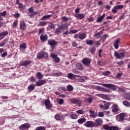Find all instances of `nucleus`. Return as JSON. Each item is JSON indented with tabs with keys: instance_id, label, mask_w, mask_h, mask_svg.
Masks as SVG:
<instances>
[{
	"instance_id": "nucleus-1",
	"label": "nucleus",
	"mask_w": 130,
	"mask_h": 130,
	"mask_svg": "<svg viewBox=\"0 0 130 130\" xmlns=\"http://www.w3.org/2000/svg\"><path fill=\"white\" fill-rule=\"evenodd\" d=\"M37 57L38 59H42L48 57V53L44 51L39 52L37 55Z\"/></svg>"
},
{
	"instance_id": "nucleus-2",
	"label": "nucleus",
	"mask_w": 130,
	"mask_h": 130,
	"mask_svg": "<svg viewBox=\"0 0 130 130\" xmlns=\"http://www.w3.org/2000/svg\"><path fill=\"white\" fill-rule=\"evenodd\" d=\"M102 85L106 88H110L113 91H115V90L117 89V86L112 84L104 83L102 84Z\"/></svg>"
},
{
	"instance_id": "nucleus-3",
	"label": "nucleus",
	"mask_w": 130,
	"mask_h": 130,
	"mask_svg": "<svg viewBox=\"0 0 130 130\" xmlns=\"http://www.w3.org/2000/svg\"><path fill=\"white\" fill-rule=\"evenodd\" d=\"M83 64L89 67L91 64V59L88 57L84 58L82 61Z\"/></svg>"
},
{
	"instance_id": "nucleus-4",
	"label": "nucleus",
	"mask_w": 130,
	"mask_h": 130,
	"mask_svg": "<svg viewBox=\"0 0 130 130\" xmlns=\"http://www.w3.org/2000/svg\"><path fill=\"white\" fill-rule=\"evenodd\" d=\"M122 9H123V5H116L113 7V9L112 10V12L113 14H116L118 10H121Z\"/></svg>"
},
{
	"instance_id": "nucleus-5",
	"label": "nucleus",
	"mask_w": 130,
	"mask_h": 130,
	"mask_svg": "<svg viewBox=\"0 0 130 130\" xmlns=\"http://www.w3.org/2000/svg\"><path fill=\"white\" fill-rule=\"evenodd\" d=\"M86 127H95V123L93 121H88L84 124Z\"/></svg>"
},
{
	"instance_id": "nucleus-6",
	"label": "nucleus",
	"mask_w": 130,
	"mask_h": 130,
	"mask_svg": "<svg viewBox=\"0 0 130 130\" xmlns=\"http://www.w3.org/2000/svg\"><path fill=\"white\" fill-rule=\"evenodd\" d=\"M47 82V80L46 79H43L38 80L36 82V86L39 87L40 86H42L43 85H44L45 83Z\"/></svg>"
},
{
	"instance_id": "nucleus-7",
	"label": "nucleus",
	"mask_w": 130,
	"mask_h": 130,
	"mask_svg": "<svg viewBox=\"0 0 130 130\" xmlns=\"http://www.w3.org/2000/svg\"><path fill=\"white\" fill-rule=\"evenodd\" d=\"M110 106V103L108 102L104 105H100V108H102L103 110H107V109H109V107Z\"/></svg>"
},
{
	"instance_id": "nucleus-8",
	"label": "nucleus",
	"mask_w": 130,
	"mask_h": 130,
	"mask_svg": "<svg viewBox=\"0 0 130 130\" xmlns=\"http://www.w3.org/2000/svg\"><path fill=\"white\" fill-rule=\"evenodd\" d=\"M48 43L52 48H54V46L57 44V42L54 40H49Z\"/></svg>"
},
{
	"instance_id": "nucleus-9",
	"label": "nucleus",
	"mask_w": 130,
	"mask_h": 130,
	"mask_svg": "<svg viewBox=\"0 0 130 130\" xmlns=\"http://www.w3.org/2000/svg\"><path fill=\"white\" fill-rule=\"evenodd\" d=\"M26 28H27V25H26V23L25 21L21 20L20 22V29L21 30H26Z\"/></svg>"
},
{
	"instance_id": "nucleus-10",
	"label": "nucleus",
	"mask_w": 130,
	"mask_h": 130,
	"mask_svg": "<svg viewBox=\"0 0 130 130\" xmlns=\"http://www.w3.org/2000/svg\"><path fill=\"white\" fill-rule=\"evenodd\" d=\"M103 121H102V119L99 118L95 120L94 123V127H96V126H99L101 125L102 123H103Z\"/></svg>"
},
{
	"instance_id": "nucleus-11",
	"label": "nucleus",
	"mask_w": 130,
	"mask_h": 130,
	"mask_svg": "<svg viewBox=\"0 0 130 130\" xmlns=\"http://www.w3.org/2000/svg\"><path fill=\"white\" fill-rule=\"evenodd\" d=\"M45 105L47 109H50L52 107V105L50 103L49 100L46 99L45 101Z\"/></svg>"
},
{
	"instance_id": "nucleus-12",
	"label": "nucleus",
	"mask_w": 130,
	"mask_h": 130,
	"mask_svg": "<svg viewBox=\"0 0 130 130\" xmlns=\"http://www.w3.org/2000/svg\"><path fill=\"white\" fill-rule=\"evenodd\" d=\"M118 111H119V108L118 107V105L114 104L112 106V112H113V113H115Z\"/></svg>"
},
{
	"instance_id": "nucleus-13",
	"label": "nucleus",
	"mask_w": 130,
	"mask_h": 130,
	"mask_svg": "<svg viewBox=\"0 0 130 130\" xmlns=\"http://www.w3.org/2000/svg\"><path fill=\"white\" fill-rule=\"evenodd\" d=\"M51 56L56 63H58V62H59L60 59L58 58V57H57V55H55L54 53H52L51 54Z\"/></svg>"
},
{
	"instance_id": "nucleus-14",
	"label": "nucleus",
	"mask_w": 130,
	"mask_h": 130,
	"mask_svg": "<svg viewBox=\"0 0 130 130\" xmlns=\"http://www.w3.org/2000/svg\"><path fill=\"white\" fill-rule=\"evenodd\" d=\"M30 63H32V61L25 60L20 63V66H21V67H27V66H29Z\"/></svg>"
},
{
	"instance_id": "nucleus-15",
	"label": "nucleus",
	"mask_w": 130,
	"mask_h": 130,
	"mask_svg": "<svg viewBox=\"0 0 130 130\" xmlns=\"http://www.w3.org/2000/svg\"><path fill=\"white\" fill-rule=\"evenodd\" d=\"M30 126H31V125H30V124L28 123H26L24 124H23L22 125H21L19 128L21 130H25V129H27V128H29V127H30Z\"/></svg>"
},
{
	"instance_id": "nucleus-16",
	"label": "nucleus",
	"mask_w": 130,
	"mask_h": 130,
	"mask_svg": "<svg viewBox=\"0 0 130 130\" xmlns=\"http://www.w3.org/2000/svg\"><path fill=\"white\" fill-rule=\"evenodd\" d=\"M114 55L116 58L118 59H121V57H124V54L123 53H118V52H115Z\"/></svg>"
},
{
	"instance_id": "nucleus-17",
	"label": "nucleus",
	"mask_w": 130,
	"mask_h": 130,
	"mask_svg": "<svg viewBox=\"0 0 130 130\" xmlns=\"http://www.w3.org/2000/svg\"><path fill=\"white\" fill-rule=\"evenodd\" d=\"M124 117H125V114L124 113H121L119 115V117L117 118L118 121H123L124 120Z\"/></svg>"
},
{
	"instance_id": "nucleus-18",
	"label": "nucleus",
	"mask_w": 130,
	"mask_h": 130,
	"mask_svg": "<svg viewBox=\"0 0 130 130\" xmlns=\"http://www.w3.org/2000/svg\"><path fill=\"white\" fill-rule=\"evenodd\" d=\"M75 17L79 20H83L85 18V14L82 13H77L75 15Z\"/></svg>"
},
{
	"instance_id": "nucleus-19",
	"label": "nucleus",
	"mask_w": 130,
	"mask_h": 130,
	"mask_svg": "<svg viewBox=\"0 0 130 130\" xmlns=\"http://www.w3.org/2000/svg\"><path fill=\"white\" fill-rule=\"evenodd\" d=\"M71 103H73V104H81L82 101L79 99H72L71 100Z\"/></svg>"
},
{
	"instance_id": "nucleus-20",
	"label": "nucleus",
	"mask_w": 130,
	"mask_h": 130,
	"mask_svg": "<svg viewBox=\"0 0 130 130\" xmlns=\"http://www.w3.org/2000/svg\"><path fill=\"white\" fill-rule=\"evenodd\" d=\"M27 90L29 92H32L34 90H35V84H30L27 87Z\"/></svg>"
},
{
	"instance_id": "nucleus-21",
	"label": "nucleus",
	"mask_w": 130,
	"mask_h": 130,
	"mask_svg": "<svg viewBox=\"0 0 130 130\" xmlns=\"http://www.w3.org/2000/svg\"><path fill=\"white\" fill-rule=\"evenodd\" d=\"M9 35V31H2L0 33V37H2L1 39H4L7 36V35Z\"/></svg>"
},
{
	"instance_id": "nucleus-22",
	"label": "nucleus",
	"mask_w": 130,
	"mask_h": 130,
	"mask_svg": "<svg viewBox=\"0 0 130 130\" xmlns=\"http://www.w3.org/2000/svg\"><path fill=\"white\" fill-rule=\"evenodd\" d=\"M40 39L43 42H45L48 39L47 35L42 34L40 36Z\"/></svg>"
},
{
	"instance_id": "nucleus-23",
	"label": "nucleus",
	"mask_w": 130,
	"mask_h": 130,
	"mask_svg": "<svg viewBox=\"0 0 130 130\" xmlns=\"http://www.w3.org/2000/svg\"><path fill=\"white\" fill-rule=\"evenodd\" d=\"M76 68L79 71H83L84 70V67H83V64L81 63H77L76 64Z\"/></svg>"
},
{
	"instance_id": "nucleus-24",
	"label": "nucleus",
	"mask_w": 130,
	"mask_h": 130,
	"mask_svg": "<svg viewBox=\"0 0 130 130\" xmlns=\"http://www.w3.org/2000/svg\"><path fill=\"white\" fill-rule=\"evenodd\" d=\"M105 18V14H104L102 16H99V17L96 19V22L98 23H101L103 21V19Z\"/></svg>"
},
{
	"instance_id": "nucleus-25",
	"label": "nucleus",
	"mask_w": 130,
	"mask_h": 130,
	"mask_svg": "<svg viewBox=\"0 0 130 130\" xmlns=\"http://www.w3.org/2000/svg\"><path fill=\"white\" fill-rule=\"evenodd\" d=\"M119 39H117L114 43V47L115 49H118V44H119Z\"/></svg>"
},
{
	"instance_id": "nucleus-26",
	"label": "nucleus",
	"mask_w": 130,
	"mask_h": 130,
	"mask_svg": "<svg viewBox=\"0 0 130 130\" xmlns=\"http://www.w3.org/2000/svg\"><path fill=\"white\" fill-rule=\"evenodd\" d=\"M53 15H46L43 16L41 19H40V20H47L48 19H49L50 18H51V16H53Z\"/></svg>"
},
{
	"instance_id": "nucleus-27",
	"label": "nucleus",
	"mask_w": 130,
	"mask_h": 130,
	"mask_svg": "<svg viewBox=\"0 0 130 130\" xmlns=\"http://www.w3.org/2000/svg\"><path fill=\"white\" fill-rule=\"evenodd\" d=\"M36 76L38 80H42L43 79V75L40 72L37 73Z\"/></svg>"
},
{
	"instance_id": "nucleus-28",
	"label": "nucleus",
	"mask_w": 130,
	"mask_h": 130,
	"mask_svg": "<svg viewBox=\"0 0 130 130\" xmlns=\"http://www.w3.org/2000/svg\"><path fill=\"white\" fill-rule=\"evenodd\" d=\"M93 99L94 98H93V96H90L89 98H86L85 100L87 103L90 104V103H92V101H93Z\"/></svg>"
},
{
	"instance_id": "nucleus-29",
	"label": "nucleus",
	"mask_w": 130,
	"mask_h": 130,
	"mask_svg": "<svg viewBox=\"0 0 130 130\" xmlns=\"http://www.w3.org/2000/svg\"><path fill=\"white\" fill-rule=\"evenodd\" d=\"M86 122V118H81L78 120V123L79 124H83V123Z\"/></svg>"
},
{
	"instance_id": "nucleus-30",
	"label": "nucleus",
	"mask_w": 130,
	"mask_h": 130,
	"mask_svg": "<svg viewBox=\"0 0 130 130\" xmlns=\"http://www.w3.org/2000/svg\"><path fill=\"white\" fill-rule=\"evenodd\" d=\"M89 51L91 52V54H94L95 51H96V47L92 46L89 49Z\"/></svg>"
},
{
	"instance_id": "nucleus-31",
	"label": "nucleus",
	"mask_w": 130,
	"mask_h": 130,
	"mask_svg": "<svg viewBox=\"0 0 130 130\" xmlns=\"http://www.w3.org/2000/svg\"><path fill=\"white\" fill-rule=\"evenodd\" d=\"M86 37H87V35H86V34L85 33H81L79 36V38L81 40H83V39H85Z\"/></svg>"
},
{
	"instance_id": "nucleus-32",
	"label": "nucleus",
	"mask_w": 130,
	"mask_h": 130,
	"mask_svg": "<svg viewBox=\"0 0 130 130\" xmlns=\"http://www.w3.org/2000/svg\"><path fill=\"white\" fill-rule=\"evenodd\" d=\"M58 27H58L59 28L62 30L63 29H64L66 28V24L60 23L58 24Z\"/></svg>"
},
{
	"instance_id": "nucleus-33",
	"label": "nucleus",
	"mask_w": 130,
	"mask_h": 130,
	"mask_svg": "<svg viewBox=\"0 0 130 130\" xmlns=\"http://www.w3.org/2000/svg\"><path fill=\"white\" fill-rule=\"evenodd\" d=\"M67 90L69 92H72V91H74V87L72 86L71 85H68L67 86Z\"/></svg>"
},
{
	"instance_id": "nucleus-34",
	"label": "nucleus",
	"mask_w": 130,
	"mask_h": 130,
	"mask_svg": "<svg viewBox=\"0 0 130 130\" xmlns=\"http://www.w3.org/2000/svg\"><path fill=\"white\" fill-rule=\"evenodd\" d=\"M123 105L126 107H130V102L127 101H123Z\"/></svg>"
},
{
	"instance_id": "nucleus-35",
	"label": "nucleus",
	"mask_w": 130,
	"mask_h": 130,
	"mask_svg": "<svg viewBox=\"0 0 130 130\" xmlns=\"http://www.w3.org/2000/svg\"><path fill=\"white\" fill-rule=\"evenodd\" d=\"M86 44H87V45H90V46H92V45H93V44H94V41L93 40H86Z\"/></svg>"
},
{
	"instance_id": "nucleus-36",
	"label": "nucleus",
	"mask_w": 130,
	"mask_h": 130,
	"mask_svg": "<svg viewBox=\"0 0 130 130\" xmlns=\"http://www.w3.org/2000/svg\"><path fill=\"white\" fill-rule=\"evenodd\" d=\"M26 46V43H23L20 45L19 47L20 48H21V49H26V48H27V47Z\"/></svg>"
},
{
	"instance_id": "nucleus-37",
	"label": "nucleus",
	"mask_w": 130,
	"mask_h": 130,
	"mask_svg": "<svg viewBox=\"0 0 130 130\" xmlns=\"http://www.w3.org/2000/svg\"><path fill=\"white\" fill-rule=\"evenodd\" d=\"M62 22H68L69 20H71V18H68L66 16H63L61 17Z\"/></svg>"
},
{
	"instance_id": "nucleus-38",
	"label": "nucleus",
	"mask_w": 130,
	"mask_h": 130,
	"mask_svg": "<svg viewBox=\"0 0 130 130\" xmlns=\"http://www.w3.org/2000/svg\"><path fill=\"white\" fill-rule=\"evenodd\" d=\"M68 77L69 79H73L75 77H79L78 75H74L72 73H69L68 75Z\"/></svg>"
},
{
	"instance_id": "nucleus-39",
	"label": "nucleus",
	"mask_w": 130,
	"mask_h": 130,
	"mask_svg": "<svg viewBox=\"0 0 130 130\" xmlns=\"http://www.w3.org/2000/svg\"><path fill=\"white\" fill-rule=\"evenodd\" d=\"M48 22H40L39 25L41 27H44V26H46L47 25Z\"/></svg>"
},
{
	"instance_id": "nucleus-40",
	"label": "nucleus",
	"mask_w": 130,
	"mask_h": 130,
	"mask_svg": "<svg viewBox=\"0 0 130 130\" xmlns=\"http://www.w3.org/2000/svg\"><path fill=\"white\" fill-rule=\"evenodd\" d=\"M98 95H99V96H100V97H101L103 99H108V96H107V95L106 94H99Z\"/></svg>"
},
{
	"instance_id": "nucleus-41",
	"label": "nucleus",
	"mask_w": 130,
	"mask_h": 130,
	"mask_svg": "<svg viewBox=\"0 0 130 130\" xmlns=\"http://www.w3.org/2000/svg\"><path fill=\"white\" fill-rule=\"evenodd\" d=\"M49 25H48L49 28L51 29H54L55 28V26L54 25V23H52V22H49Z\"/></svg>"
},
{
	"instance_id": "nucleus-42",
	"label": "nucleus",
	"mask_w": 130,
	"mask_h": 130,
	"mask_svg": "<svg viewBox=\"0 0 130 130\" xmlns=\"http://www.w3.org/2000/svg\"><path fill=\"white\" fill-rule=\"evenodd\" d=\"M44 30H45V28H43V27L40 28L39 29V35H40V34H42V33L44 32Z\"/></svg>"
},
{
	"instance_id": "nucleus-43",
	"label": "nucleus",
	"mask_w": 130,
	"mask_h": 130,
	"mask_svg": "<svg viewBox=\"0 0 130 130\" xmlns=\"http://www.w3.org/2000/svg\"><path fill=\"white\" fill-rule=\"evenodd\" d=\"M103 128L104 129H106V130H110V127L108 124H105L103 126Z\"/></svg>"
},
{
	"instance_id": "nucleus-44",
	"label": "nucleus",
	"mask_w": 130,
	"mask_h": 130,
	"mask_svg": "<svg viewBox=\"0 0 130 130\" xmlns=\"http://www.w3.org/2000/svg\"><path fill=\"white\" fill-rule=\"evenodd\" d=\"M95 37H96V38L99 39L101 38V32H97L94 35Z\"/></svg>"
},
{
	"instance_id": "nucleus-45",
	"label": "nucleus",
	"mask_w": 130,
	"mask_h": 130,
	"mask_svg": "<svg viewBox=\"0 0 130 130\" xmlns=\"http://www.w3.org/2000/svg\"><path fill=\"white\" fill-rule=\"evenodd\" d=\"M89 113L90 116H92V117H95V116H96V114H95V112L92 110L89 111Z\"/></svg>"
},
{
	"instance_id": "nucleus-46",
	"label": "nucleus",
	"mask_w": 130,
	"mask_h": 130,
	"mask_svg": "<svg viewBox=\"0 0 130 130\" xmlns=\"http://www.w3.org/2000/svg\"><path fill=\"white\" fill-rule=\"evenodd\" d=\"M60 33H61V31H60V28L58 27L55 31V34H56V35H59Z\"/></svg>"
},
{
	"instance_id": "nucleus-47",
	"label": "nucleus",
	"mask_w": 130,
	"mask_h": 130,
	"mask_svg": "<svg viewBox=\"0 0 130 130\" xmlns=\"http://www.w3.org/2000/svg\"><path fill=\"white\" fill-rule=\"evenodd\" d=\"M70 117L72 119H77L78 118V115L76 114H72Z\"/></svg>"
},
{
	"instance_id": "nucleus-48",
	"label": "nucleus",
	"mask_w": 130,
	"mask_h": 130,
	"mask_svg": "<svg viewBox=\"0 0 130 130\" xmlns=\"http://www.w3.org/2000/svg\"><path fill=\"white\" fill-rule=\"evenodd\" d=\"M46 128V127L44 126H39V127H37L36 130H45Z\"/></svg>"
},
{
	"instance_id": "nucleus-49",
	"label": "nucleus",
	"mask_w": 130,
	"mask_h": 130,
	"mask_svg": "<svg viewBox=\"0 0 130 130\" xmlns=\"http://www.w3.org/2000/svg\"><path fill=\"white\" fill-rule=\"evenodd\" d=\"M78 32V30L77 29H73V30H71L69 31V34H75Z\"/></svg>"
},
{
	"instance_id": "nucleus-50",
	"label": "nucleus",
	"mask_w": 130,
	"mask_h": 130,
	"mask_svg": "<svg viewBox=\"0 0 130 130\" xmlns=\"http://www.w3.org/2000/svg\"><path fill=\"white\" fill-rule=\"evenodd\" d=\"M18 26V20H15L13 24V27L16 28Z\"/></svg>"
},
{
	"instance_id": "nucleus-51",
	"label": "nucleus",
	"mask_w": 130,
	"mask_h": 130,
	"mask_svg": "<svg viewBox=\"0 0 130 130\" xmlns=\"http://www.w3.org/2000/svg\"><path fill=\"white\" fill-rule=\"evenodd\" d=\"M6 15H7V11H4L3 12L0 13V15L1 17H6Z\"/></svg>"
},
{
	"instance_id": "nucleus-52",
	"label": "nucleus",
	"mask_w": 130,
	"mask_h": 130,
	"mask_svg": "<svg viewBox=\"0 0 130 130\" xmlns=\"http://www.w3.org/2000/svg\"><path fill=\"white\" fill-rule=\"evenodd\" d=\"M55 118L57 120H60V119H61L60 115L59 114L55 115Z\"/></svg>"
},
{
	"instance_id": "nucleus-53",
	"label": "nucleus",
	"mask_w": 130,
	"mask_h": 130,
	"mask_svg": "<svg viewBox=\"0 0 130 130\" xmlns=\"http://www.w3.org/2000/svg\"><path fill=\"white\" fill-rule=\"evenodd\" d=\"M3 41L4 42L5 44H8L10 41V39H9L8 38H6L3 40Z\"/></svg>"
},
{
	"instance_id": "nucleus-54",
	"label": "nucleus",
	"mask_w": 130,
	"mask_h": 130,
	"mask_svg": "<svg viewBox=\"0 0 130 130\" xmlns=\"http://www.w3.org/2000/svg\"><path fill=\"white\" fill-rule=\"evenodd\" d=\"M122 72H120L119 73H117L116 75L117 79H119L120 78H121V76H122Z\"/></svg>"
},
{
	"instance_id": "nucleus-55",
	"label": "nucleus",
	"mask_w": 130,
	"mask_h": 130,
	"mask_svg": "<svg viewBox=\"0 0 130 130\" xmlns=\"http://www.w3.org/2000/svg\"><path fill=\"white\" fill-rule=\"evenodd\" d=\"M110 130H118V127L116 126H111Z\"/></svg>"
},
{
	"instance_id": "nucleus-56",
	"label": "nucleus",
	"mask_w": 130,
	"mask_h": 130,
	"mask_svg": "<svg viewBox=\"0 0 130 130\" xmlns=\"http://www.w3.org/2000/svg\"><path fill=\"white\" fill-rule=\"evenodd\" d=\"M76 113H78V114H84V111L82 110H78L76 111Z\"/></svg>"
},
{
	"instance_id": "nucleus-57",
	"label": "nucleus",
	"mask_w": 130,
	"mask_h": 130,
	"mask_svg": "<svg viewBox=\"0 0 130 130\" xmlns=\"http://www.w3.org/2000/svg\"><path fill=\"white\" fill-rule=\"evenodd\" d=\"M117 64L118 66H123L124 64V61L121 60L117 62Z\"/></svg>"
},
{
	"instance_id": "nucleus-58",
	"label": "nucleus",
	"mask_w": 130,
	"mask_h": 130,
	"mask_svg": "<svg viewBox=\"0 0 130 130\" xmlns=\"http://www.w3.org/2000/svg\"><path fill=\"white\" fill-rule=\"evenodd\" d=\"M7 55H8V52H4L1 55V57H2V58H5L6 56H7Z\"/></svg>"
},
{
	"instance_id": "nucleus-59",
	"label": "nucleus",
	"mask_w": 130,
	"mask_h": 130,
	"mask_svg": "<svg viewBox=\"0 0 130 130\" xmlns=\"http://www.w3.org/2000/svg\"><path fill=\"white\" fill-rule=\"evenodd\" d=\"M98 115H99V117H104V112H100L99 113Z\"/></svg>"
},
{
	"instance_id": "nucleus-60",
	"label": "nucleus",
	"mask_w": 130,
	"mask_h": 130,
	"mask_svg": "<svg viewBox=\"0 0 130 130\" xmlns=\"http://www.w3.org/2000/svg\"><path fill=\"white\" fill-rule=\"evenodd\" d=\"M18 8H19L20 10H24V9L25 8V6H24L22 4L20 3L18 6Z\"/></svg>"
},
{
	"instance_id": "nucleus-61",
	"label": "nucleus",
	"mask_w": 130,
	"mask_h": 130,
	"mask_svg": "<svg viewBox=\"0 0 130 130\" xmlns=\"http://www.w3.org/2000/svg\"><path fill=\"white\" fill-rule=\"evenodd\" d=\"M30 82H31V83H35V82H36V79H35L33 76H31L30 77Z\"/></svg>"
},
{
	"instance_id": "nucleus-62",
	"label": "nucleus",
	"mask_w": 130,
	"mask_h": 130,
	"mask_svg": "<svg viewBox=\"0 0 130 130\" xmlns=\"http://www.w3.org/2000/svg\"><path fill=\"white\" fill-rule=\"evenodd\" d=\"M110 74V72L109 71H105L103 73V75L104 76H108Z\"/></svg>"
},
{
	"instance_id": "nucleus-63",
	"label": "nucleus",
	"mask_w": 130,
	"mask_h": 130,
	"mask_svg": "<svg viewBox=\"0 0 130 130\" xmlns=\"http://www.w3.org/2000/svg\"><path fill=\"white\" fill-rule=\"evenodd\" d=\"M73 73H74V74H76L77 75H79L80 74V72L77 71V70L76 69H73L72 70Z\"/></svg>"
},
{
	"instance_id": "nucleus-64",
	"label": "nucleus",
	"mask_w": 130,
	"mask_h": 130,
	"mask_svg": "<svg viewBox=\"0 0 130 130\" xmlns=\"http://www.w3.org/2000/svg\"><path fill=\"white\" fill-rule=\"evenodd\" d=\"M95 20V18L94 17H90L87 19L88 22H93Z\"/></svg>"
}]
</instances>
